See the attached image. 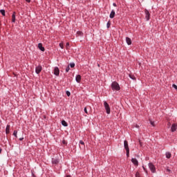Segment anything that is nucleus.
<instances>
[{
    "mask_svg": "<svg viewBox=\"0 0 177 177\" xmlns=\"http://www.w3.org/2000/svg\"><path fill=\"white\" fill-rule=\"evenodd\" d=\"M111 88H112L113 91H120V84H118V83H117V82H113L111 84Z\"/></svg>",
    "mask_w": 177,
    "mask_h": 177,
    "instance_id": "nucleus-1",
    "label": "nucleus"
},
{
    "mask_svg": "<svg viewBox=\"0 0 177 177\" xmlns=\"http://www.w3.org/2000/svg\"><path fill=\"white\" fill-rule=\"evenodd\" d=\"M124 147L127 151V156L129 157V146L128 145V141H124Z\"/></svg>",
    "mask_w": 177,
    "mask_h": 177,
    "instance_id": "nucleus-2",
    "label": "nucleus"
},
{
    "mask_svg": "<svg viewBox=\"0 0 177 177\" xmlns=\"http://www.w3.org/2000/svg\"><path fill=\"white\" fill-rule=\"evenodd\" d=\"M104 109L106 111V113L110 114V113H111V110L110 109V106L109 105L107 102H106V101L104 102Z\"/></svg>",
    "mask_w": 177,
    "mask_h": 177,
    "instance_id": "nucleus-3",
    "label": "nucleus"
},
{
    "mask_svg": "<svg viewBox=\"0 0 177 177\" xmlns=\"http://www.w3.org/2000/svg\"><path fill=\"white\" fill-rule=\"evenodd\" d=\"M148 167L152 174H156V166L153 163H149Z\"/></svg>",
    "mask_w": 177,
    "mask_h": 177,
    "instance_id": "nucleus-4",
    "label": "nucleus"
},
{
    "mask_svg": "<svg viewBox=\"0 0 177 177\" xmlns=\"http://www.w3.org/2000/svg\"><path fill=\"white\" fill-rule=\"evenodd\" d=\"M145 15L147 21H149V20H150V12H149L147 9L145 10Z\"/></svg>",
    "mask_w": 177,
    "mask_h": 177,
    "instance_id": "nucleus-5",
    "label": "nucleus"
},
{
    "mask_svg": "<svg viewBox=\"0 0 177 177\" xmlns=\"http://www.w3.org/2000/svg\"><path fill=\"white\" fill-rule=\"evenodd\" d=\"M42 71V66H38L35 68V73L36 74H39Z\"/></svg>",
    "mask_w": 177,
    "mask_h": 177,
    "instance_id": "nucleus-6",
    "label": "nucleus"
},
{
    "mask_svg": "<svg viewBox=\"0 0 177 177\" xmlns=\"http://www.w3.org/2000/svg\"><path fill=\"white\" fill-rule=\"evenodd\" d=\"M176 129H177V124H173L171 127V132H175V131H176Z\"/></svg>",
    "mask_w": 177,
    "mask_h": 177,
    "instance_id": "nucleus-7",
    "label": "nucleus"
},
{
    "mask_svg": "<svg viewBox=\"0 0 177 177\" xmlns=\"http://www.w3.org/2000/svg\"><path fill=\"white\" fill-rule=\"evenodd\" d=\"M54 74H55V75H59V74H60V71L59 70V68H57V67L55 68Z\"/></svg>",
    "mask_w": 177,
    "mask_h": 177,
    "instance_id": "nucleus-8",
    "label": "nucleus"
},
{
    "mask_svg": "<svg viewBox=\"0 0 177 177\" xmlns=\"http://www.w3.org/2000/svg\"><path fill=\"white\" fill-rule=\"evenodd\" d=\"M131 162H133V164H134V165H136V166L139 165V162L136 158H132Z\"/></svg>",
    "mask_w": 177,
    "mask_h": 177,
    "instance_id": "nucleus-9",
    "label": "nucleus"
},
{
    "mask_svg": "<svg viewBox=\"0 0 177 177\" xmlns=\"http://www.w3.org/2000/svg\"><path fill=\"white\" fill-rule=\"evenodd\" d=\"M114 16H115V11H114V10H112L109 15V17L110 19H114Z\"/></svg>",
    "mask_w": 177,
    "mask_h": 177,
    "instance_id": "nucleus-10",
    "label": "nucleus"
},
{
    "mask_svg": "<svg viewBox=\"0 0 177 177\" xmlns=\"http://www.w3.org/2000/svg\"><path fill=\"white\" fill-rule=\"evenodd\" d=\"M38 48L40 50H41V52H45V48L42 46V44L41 43L38 44Z\"/></svg>",
    "mask_w": 177,
    "mask_h": 177,
    "instance_id": "nucleus-11",
    "label": "nucleus"
},
{
    "mask_svg": "<svg viewBox=\"0 0 177 177\" xmlns=\"http://www.w3.org/2000/svg\"><path fill=\"white\" fill-rule=\"evenodd\" d=\"M16 21V12H14L12 15V22L15 23Z\"/></svg>",
    "mask_w": 177,
    "mask_h": 177,
    "instance_id": "nucleus-12",
    "label": "nucleus"
},
{
    "mask_svg": "<svg viewBox=\"0 0 177 177\" xmlns=\"http://www.w3.org/2000/svg\"><path fill=\"white\" fill-rule=\"evenodd\" d=\"M126 42H127V45H131L132 40H131V38H129V37H126Z\"/></svg>",
    "mask_w": 177,
    "mask_h": 177,
    "instance_id": "nucleus-13",
    "label": "nucleus"
},
{
    "mask_svg": "<svg viewBox=\"0 0 177 177\" xmlns=\"http://www.w3.org/2000/svg\"><path fill=\"white\" fill-rule=\"evenodd\" d=\"M75 80L78 84H80V82H81V76L80 75H77Z\"/></svg>",
    "mask_w": 177,
    "mask_h": 177,
    "instance_id": "nucleus-14",
    "label": "nucleus"
},
{
    "mask_svg": "<svg viewBox=\"0 0 177 177\" xmlns=\"http://www.w3.org/2000/svg\"><path fill=\"white\" fill-rule=\"evenodd\" d=\"M80 145H82V147H80V149H84L85 148V142H84V141L80 140Z\"/></svg>",
    "mask_w": 177,
    "mask_h": 177,
    "instance_id": "nucleus-15",
    "label": "nucleus"
},
{
    "mask_svg": "<svg viewBox=\"0 0 177 177\" xmlns=\"http://www.w3.org/2000/svg\"><path fill=\"white\" fill-rule=\"evenodd\" d=\"M10 125H7L6 129V133L7 134L10 132Z\"/></svg>",
    "mask_w": 177,
    "mask_h": 177,
    "instance_id": "nucleus-16",
    "label": "nucleus"
},
{
    "mask_svg": "<svg viewBox=\"0 0 177 177\" xmlns=\"http://www.w3.org/2000/svg\"><path fill=\"white\" fill-rule=\"evenodd\" d=\"M62 124L63 125V127H68V124H67V122H66V120H62Z\"/></svg>",
    "mask_w": 177,
    "mask_h": 177,
    "instance_id": "nucleus-17",
    "label": "nucleus"
},
{
    "mask_svg": "<svg viewBox=\"0 0 177 177\" xmlns=\"http://www.w3.org/2000/svg\"><path fill=\"white\" fill-rule=\"evenodd\" d=\"M165 156H166V158H171V154L170 152H166Z\"/></svg>",
    "mask_w": 177,
    "mask_h": 177,
    "instance_id": "nucleus-18",
    "label": "nucleus"
},
{
    "mask_svg": "<svg viewBox=\"0 0 177 177\" xmlns=\"http://www.w3.org/2000/svg\"><path fill=\"white\" fill-rule=\"evenodd\" d=\"M53 164H59V160L57 159H53L52 160Z\"/></svg>",
    "mask_w": 177,
    "mask_h": 177,
    "instance_id": "nucleus-19",
    "label": "nucleus"
},
{
    "mask_svg": "<svg viewBox=\"0 0 177 177\" xmlns=\"http://www.w3.org/2000/svg\"><path fill=\"white\" fill-rule=\"evenodd\" d=\"M87 109H91V106L85 107L84 108V113H86V114H89V113H88Z\"/></svg>",
    "mask_w": 177,
    "mask_h": 177,
    "instance_id": "nucleus-20",
    "label": "nucleus"
},
{
    "mask_svg": "<svg viewBox=\"0 0 177 177\" xmlns=\"http://www.w3.org/2000/svg\"><path fill=\"white\" fill-rule=\"evenodd\" d=\"M0 13H1L3 16H5V10H1Z\"/></svg>",
    "mask_w": 177,
    "mask_h": 177,
    "instance_id": "nucleus-21",
    "label": "nucleus"
},
{
    "mask_svg": "<svg viewBox=\"0 0 177 177\" xmlns=\"http://www.w3.org/2000/svg\"><path fill=\"white\" fill-rule=\"evenodd\" d=\"M129 77L131 78V80H136V77H135V76L133 75H129Z\"/></svg>",
    "mask_w": 177,
    "mask_h": 177,
    "instance_id": "nucleus-22",
    "label": "nucleus"
},
{
    "mask_svg": "<svg viewBox=\"0 0 177 177\" xmlns=\"http://www.w3.org/2000/svg\"><path fill=\"white\" fill-rule=\"evenodd\" d=\"M59 46H60L61 49H64V46L63 43H60L59 44Z\"/></svg>",
    "mask_w": 177,
    "mask_h": 177,
    "instance_id": "nucleus-23",
    "label": "nucleus"
},
{
    "mask_svg": "<svg viewBox=\"0 0 177 177\" xmlns=\"http://www.w3.org/2000/svg\"><path fill=\"white\" fill-rule=\"evenodd\" d=\"M70 66L71 67V68H73V67H75V64L71 63L70 64Z\"/></svg>",
    "mask_w": 177,
    "mask_h": 177,
    "instance_id": "nucleus-24",
    "label": "nucleus"
},
{
    "mask_svg": "<svg viewBox=\"0 0 177 177\" xmlns=\"http://www.w3.org/2000/svg\"><path fill=\"white\" fill-rule=\"evenodd\" d=\"M13 135L15 138H17V131H14Z\"/></svg>",
    "mask_w": 177,
    "mask_h": 177,
    "instance_id": "nucleus-25",
    "label": "nucleus"
},
{
    "mask_svg": "<svg viewBox=\"0 0 177 177\" xmlns=\"http://www.w3.org/2000/svg\"><path fill=\"white\" fill-rule=\"evenodd\" d=\"M150 124H151V125H152V127H155L156 126V124H154V122H153L151 120H150Z\"/></svg>",
    "mask_w": 177,
    "mask_h": 177,
    "instance_id": "nucleus-26",
    "label": "nucleus"
},
{
    "mask_svg": "<svg viewBox=\"0 0 177 177\" xmlns=\"http://www.w3.org/2000/svg\"><path fill=\"white\" fill-rule=\"evenodd\" d=\"M68 71H70V66H68V67H66V73H68Z\"/></svg>",
    "mask_w": 177,
    "mask_h": 177,
    "instance_id": "nucleus-27",
    "label": "nucleus"
},
{
    "mask_svg": "<svg viewBox=\"0 0 177 177\" xmlns=\"http://www.w3.org/2000/svg\"><path fill=\"white\" fill-rule=\"evenodd\" d=\"M77 34H78V35H82V32L78 31V32H77Z\"/></svg>",
    "mask_w": 177,
    "mask_h": 177,
    "instance_id": "nucleus-28",
    "label": "nucleus"
},
{
    "mask_svg": "<svg viewBox=\"0 0 177 177\" xmlns=\"http://www.w3.org/2000/svg\"><path fill=\"white\" fill-rule=\"evenodd\" d=\"M66 95H67V96H70V95H71V93H70V91H66Z\"/></svg>",
    "mask_w": 177,
    "mask_h": 177,
    "instance_id": "nucleus-29",
    "label": "nucleus"
},
{
    "mask_svg": "<svg viewBox=\"0 0 177 177\" xmlns=\"http://www.w3.org/2000/svg\"><path fill=\"white\" fill-rule=\"evenodd\" d=\"M173 88H174L175 89H177V86L176 84H173L172 85Z\"/></svg>",
    "mask_w": 177,
    "mask_h": 177,
    "instance_id": "nucleus-30",
    "label": "nucleus"
},
{
    "mask_svg": "<svg viewBox=\"0 0 177 177\" xmlns=\"http://www.w3.org/2000/svg\"><path fill=\"white\" fill-rule=\"evenodd\" d=\"M66 48H68V46H70V43H66Z\"/></svg>",
    "mask_w": 177,
    "mask_h": 177,
    "instance_id": "nucleus-31",
    "label": "nucleus"
},
{
    "mask_svg": "<svg viewBox=\"0 0 177 177\" xmlns=\"http://www.w3.org/2000/svg\"><path fill=\"white\" fill-rule=\"evenodd\" d=\"M142 168H143L144 171H145V172H147V170L146 169V168L145 167V166H142Z\"/></svg>",
    "mask_w": 177,
    "mask_h": 177,
    "instance_id": "nucleus-32",
    "label": "nucleus"
},
{
    "mask_svg": "<svg viewBox=\"0 0 177 177\" xmlns=\"http://www.w3.org/2000/svg\"><path fill=\"white\" fill-rule=\"evenodd\" d=\"M106 26H107V28H109L110 27V23L108 22Z\"/></svg>",
    "mask_w": 177,
    "mask_h": 177,
    "instance_id": "nucleus-33",
    "label": "nucleus"
},
{
    "mask_svg": "<svg viewBox=\"0 0 177 177\" xmlns=\"http://www.w3.org/2000/svg\"><path fill=\"white\" fill-rule=\"evenodd\" d=\"M136 177H140V176H139V173H136Z\"/></svg>",
    "mask_w": 177,
    "mask_h": 177,
    "instance_id": "nucleus-34",
    "label": "nucleus"
},
{
    "mask_svg": "<svg viewBox=\"0 0 177 177\" xmlns=\"http://www.w3.org/2000/svg\"><path fill=\"white\" fill-rule=\"evenodd\" d=\"M113 6L115 7L117 6V4L115 3H113Z\"/></svg>",
    "mask_w": 177,
    "mask_h": 177,
    "instance_id": "nucleus-35",
    "label": "nucleus"
},
{
    "mask_svg": "<svg viewBox=\"0 0 177 177\" xmlns=\"http://www.w3.org/2000/svg\"><path fill=\"white\" fill-rule=\"evenodd\" d=\"M26 2H28V3L31 2V0H26Z\"/></svg>",
    "mask_w": 177,
    "mask_h": 177,
    "instance_id": "nucleus-36",
    "label": "nucleus"
},
{
    "mask_svg": "<svg viewBox=\"0 0 177 177\" xmlns=\"http://www.w3.org/2000/svg\"><path fill=\"white\" fill-rule=\"evenodd\" d=\"M62 143H63L64 145H66V140H64V141L62 142Z\"/></svg>",
    "mask_w": 177,
    "mask_h": 177,
    "instance_id": "nucleus-37",
    "label": "nucleus"
},
{
    "mask_svg": "<svg viewBox=\"0 0 177 177\" xmlns=\"http://www.w3.org/2000/svg\"><path fill=\"white\" fill-rule=\"evenodd\" d=\"M23 139H24V138H19V140H23Z\"/></svg>",
    "mask_w": 177,
    "mask_h": 177,
    "instance_id": "nucleus-38",
    "label": "nucleus"
},
{
    "mask_svg": "<svg viewBox=\"0 0 177 177\" xmlns=\"http://www.w3.org/2000/svg\"><path fill=\"white\" fill-rule=\"evenodd\" d=\"M136 128H139V125H138V124H136Z\"/></svg>",
    "mask_w": 177,
    "mask_h": 177,
    "instance_id": "nucleus-39",
    "label": "nucleus"
},
{
    "mask_svg": "<svg viewBox=\"0 0 177 177\" xmlns=\"http://www.w3.org/2000/svg\"><path fill=\"white\" fill-rule=\"evenodd\" d=\"M2 153V149H0V153Z\"/></svg>",
    "mask_w": 177,
    "mask_h": 177,
    "instance_id": "nucleus-40",
    "label": "nucleus"
},
{
    "mask_svg": "<svg viewBox=\"0 0 177 177\" xmlns=\"http://www.w3.org/2000/svg\"><path fill=\"white\" fill-rule=\"evenodd\" d=\"M167 172H169L170 170H169V169H167Z\"/></svg>",
    "mask_w": 177,
    "mask_h": 177,
    "instance_id": "nucleus-41",
    "label": "nucleus"
}]
</instances>
